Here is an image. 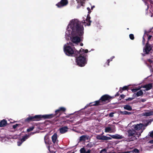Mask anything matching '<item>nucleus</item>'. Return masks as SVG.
<instances>
[{"label": "nucleus", "mask_w": 153, "mask_h": 153, "mask_svg": "<svg viewBox=\"0 0 153 153\" xmlns=\"http://www.w3.org/2000/svg\"><path fill=\"white\" fill-rule=\"evenodd\" d=\"M137 95L138 97L143 95V92L142 91L140 90L139 91H138L137 93Z\"/></svg>", "instance_id": "c85d7f7f"}, {"label": "nucleus", "mask_w": 153, "mask_h": 153, "mask_svg": "<svg viewBox=\"0 0 153 153\" xmlns=\"http://www.w3.org/2000/svg\"><path fill=\"white\" fill-rule=\"evenodd\" d=\"M40 116L39 115H35L33 116L29 115L28 117L25 119L24 121L25 123H29L31 121H39L40 120Z\"/></svg>", "instance_id": "0eeeda50"}, {"label": "nucleus", "mask_w": 153, "mask_h": 153, "mask_svg": "<svg viewBox=\"0 0 153 153\" xmlns=\"http://www.w3.org/2000/svg\"><path fill=\"white\" fill-rule=\"evenodd\" d=\"M88 136L83 135L80 137L79 140L80 141H85L86 140H88Z\"/></svg>", "instance_id": "a211bd4d"}, {"label": "nucleus", "mask_w": 153, "mask_h": 153, "mask_svg": "<svg viewBox=\"0 0 153 153\" xmlns=\"http://www.w3.org/2000/svg\"><path fill=\"white\" fill-rule=\"evenodd\" d=\"M95 7V6H92L91 7V10H93V9Z\"/></svg>", "instance_id": "864d4df0"}, {"label": "nucleus", "mask_w": 153, "mask_h": 153, "mask_svg": "<svg viewBox=\"0 0 153 153\" xmlns=\"http://www.w3.org/2000/svg\"><path fill=\"white\" fill-rule=\"evenodd\" d=\"M111 137L114 139H121L123 138L122 135H120L118 134H115V135H109Z\"/></svg>", "instance_id": "4468645a"}, {"label": "nucleus", "mask_w": 153, "mask_h": 153, "mask_svg": "<svg viewBox=\"0 0 153 153\" xmlns=\"http://www.w3.org/2000/svg\"><path fill=\"white\" fill-rule=\"evenodd\" d=\"M70 26L71 29V41L74 43L80 42L83 38L84 33V28L83 25H82L80 22L77 19L72 20L69 24L67 29L68 30Z\"/></svg>", "instance_id": "f257e3e1"}, {"label": "nucleus", "mask_w": 153, "mask_h": 153, "mask_svg": "<svg viewBox=\"0 0 153 153\" xmlns=\"http://www.w3.org/2000/svg\"><path fill=\"white\" fill-rule=\"evenodd\" d=\"M34 128V127L33 126H32L31 127H29V128L27 129V132H30L32 131Z\"/></svg>", "instance_id": "473e14b6"}, {"label": "nucleus", "mask_w": 153, "mask_h": 153, "mask_svg": "<svg viewBox=\"0 0 153 153\" xmlns=\"http://www.w3.org/2000/svg\"><path fill=\"white\" fill-rule=\"evenodd\" d=\"M52 142L53 143H55L57 139V135L56 133H54L51 137Z\"/></svg>", "instance_id": "6ab92c4d"}, {"label": "nucleus", "mask_w": 153, "mask_h": 153, "mask_svg": "<svg viewBox=\"0 0 153 153\" xmlns=\"http://www.w3.org/2000/svg\"><path fill=\"white\" fill-rule=\"evenodd\" d=\"M111 130L110 127H106L105 128V132H109Z\"/></svg>", "instance_id": "7c9ffc66"}, {"label": "nucleus", "mask_w": 153, "mask_h": 153, "mask_svg": "<svg viewBox=\"0 0 153 153\" xmlns=\"http://www.w3.org/2000/svg\"><path fill=\"white\" fill-rule=\"evenodd\" d=\"M45 143L46 144H47L48 143V142H47V140H45Z\"/></svg>", "instance_id": "603ef678"}, {"label": "nucleus", "mask_w": 153, "mask_h": 153, "mask_svg": "<svg viewBox=\"0 0 153 153\" xmlns=\"http://www.w3.org/2000/svg\"><path fill=\"white\" fill-rule=\"evenodd\" d=\"M106 66V65H105V66Z\"/></svg>", "instance_id": "0e129e2a"}, {"label": "nucleus", "mask_w": 153, "mask_h": 153, "mask_svg": "<svg viewBox=\"0 0 153 153\" xmlns=\"http://www.w3.org/2000/svg\"><path fill=\"white\" fill-rule=\"evenodd\" d=\"M130 153H139L140 152L139 150L135 148L131 151H129Z\"/></svg>", "instance_id": "c756f323"}, {"label": "nucleus", "mask_w": 153, "mask_h": 153, "mask_svg": "<svg viewBox=\"0 0 153 153\" xmlns=\"http://www.w3.org/2000/svg\"><path fill=\"white\" fill-rule=\"evenodd\" d=\"M141 88V87L139 86L138 88H135L132 89L131 90L133 92L135 93L137 91H138L139 90H140Z\"/></svg>", "instance_id": "bb28decb"}, {"label": "nucleus", "mask_w": 153, "mask_h": 153, "mask_svg": "<svg viewBox=\"0 0 153 153\" xmlns=\"http://www.w3.org/2000/svg\"><path fill=\"white\" fill-rule=\"evenodd\" d=\"M128 86H123V88H120V93H121L122 92V91H124L126 90H128Z\"/></svg>", "instance_id": "b1692460"}, {"label": "nucleus", "mask_w": 153, "mask_h": 153, "mask_svg": "<svg viewBox=\"0 0 153 153\" xmlns=\"http://www.w3.org/2000/svg\"><path fill=\"white\" fill-rule=\"evenodd\" d=\"M87 10H88V11L90 10V9L89 7H88L87 8Z\"/></svg>", "instance_id": "6e6d98bb"}, {"label": "nucleus", "mask_w": 153, "mask_h": 153, "mask_svg": "<svg viewBox=\"0 0 153 153\" xmlns=\"http://www.w3.org/2000/svg\"><path fill=\"white\" fill-rule=\"evenodd\" d=\"M150 136L152 137H153V131L151 132H150Z\"/></svg>", "instance_id": "a18cd8bd"}, {"label": "nucleus", "mask_w": 153, "mask_h": 153, "mask_svg": "<svg viewBox=\"0 0 153 153\" xmlns=\"http://www.w3.org/2000/svg\"><path fill=\"white\" fill-rule=\"evenodd\" d=\"M97 139L102 140H108L111 139V138L105 136H102L101 135H98L96 136Z\"/></svg>", "instance_id": "9d476101"}, {"label": "nucleus", "mask_w": 153, "mask_h": 153, "mask_svg": "<svg viewBox=\"0 0 153 153\" xmlns=\"http://www.w3.org/2000/svg\"><path fill=\"white\" fill-rule=\"evenodd\" d=\"M64 51L65 54L69 56H74L76 57L79 55L80 53L79 51H74L73 48L70 46H64Z\"/></svg>", "instance_id": "20e7f679"}, {"label": "nucleus", "mask_w": 153, "mask_h": 153, "mask_svg": "<svg viewBox=\"0 0 153 153\" xmlns=\"http://www.w3.org/2000/svg\"><path fill=\"white\" fill-rule=\"evenodd\" d=\"M148 38V41L147 42H148L149 43V41L151 39V38L152 37V36L151 35H149Z\"/></svg>", "instance_id": "c03bdc74"}, {"label": "nucleus", "mask_w": 153, "mask_h": 153, "mask_svg": "<svg viewBox=\"0 0 153 153\" xmlns=\"http://www.w3.org/2000/svg\"><path fill=\"white\" fill-rule=\"evenodd\" d=\"M152 48L151 46L149 44L148 42H147L146 44L145 47L143 48V52L144 53H142L143 56H145L146 54H148L149 53V52L152 50Z\"/></svg>", "instance_id": "6e6552de"}, {"label": "nucleus", "mask_w": 153, "mask_h": 153, "mask_svg": "<svg viewBox=\"0 0 153 153\" xmlns=\"http://www.w3.org/2000/svg\"><path fill=\"white\" fill-rule=\"evenodd\" d=\"M29 137V135L27 134H26L24 136L22 139H21V140L22 142H24V141L27 139Z\"/></svg>", "instance_id": "5701e85b"}, {"label": "nucleus", "mask_w": 153, "mask_h": 153, "mask_svg": "<svg viewBox=\"0 0 153 153\" xmlns=\"http://www.w3.org/2000/svg\"><path fill=\"white\" fill-rule=\"evenodd\" d=\"M149 143L151 144H153V140H150Z\"/></svg>", "instance_id": "09e8293b"}, {"label": "nucleus", "mask_w": 153, "mask_h": 153, "mask_svg": "<svg viewBox=\"0 0 153 153\" xmlns=\"http://www.w3.org/2000/svg\"><path fill=\"white\" fill-rule=\"evenodd\" d=\"M72 153H75L74 152H72Z\"/></svg>", "instance_id": "e2e57ef3"}, {"label": "nucleus", "mask_w": 153, "mask_h": 153, "mask_svg": "<svg viewBox=\"0 0 153 153\" xmlns=\"http://www.w3.org/2000/svg\"><path fill=\"white\" fill-rule=\"evenodd\" d=\"M90 111H89V112H88L87 113H86V114H90Z\"/></svg>", "instance_id": "052dcab7"}, {"label": "nucleus", "mask_w": 153, "mask_h": 153, "mask_svg": "<svg viewBox=\"0 0 153 153\" xmlns=\"http://www.w3.org/2000/svg\"><path fill=\"white\" fill-rule=\"evenodd\" d=\"M119 113L122 115H130L131 114V112H128L126 111H119Z\"/></svg>", "instance_id": "412c9836"}, {"label": "nucleus", "mask_w": 153, "mask_h": 153, "mask_svg": "<svg viewBox=\"0 0 153 153\" xmlns=\"http://www.w3.org/2000/svg\"><path fill=\"white\" fill-rule=\"evenodd\" d=\"M153 87L152 84L151 83L146 84L143 86V88H146V91H148L152 88Z\"/></svg>", "instance_id": "9b49d317"}, {"label": "nucleus", "mask_w": 153, "mask_h": 153, "mask_svg": "<svg viewBox=\"0 0 153 153\" xmlns=\"http://www.w3.org/2000/svg\"><path fill=\"white\" fill-rule=\"evenodd\" d=\"M83 22L82 21V23H85V20H83Z\"/></svg>", "instance_id": "4d7b16f0"}, {"label": "nucleus", "mask_w": 153, "mask_h": 153, "mask_svg": "<svg viewBox=\"0 0 153 153\" xmlns=\"http://www.w3.org/2000/svg\"><path fill=\"white\" fill-rule=\"evenodd\" d=\"M143 125V124L142 123L137 124L134 126V130H139L142 128Z\"/></svg>", "instance_id": "f8f14e48"}, {"label": "nucleus", "mask_w": 153, "mask_h": 153, "mask_svg": "<svg viewBox=\"0 0 153 153\" xmlns=\"http://www.w3.org/2000/svg\"><path fill=\"white\" fill-rule=\"evenodd\" d=\"M66 110V108L64 107H60L55 111L54 114H50L44 115H39L40 116V120L42 119H50L56 117H59L62 114V113L65 112Z\"/></svg>", "instance_id": "7ed1b4c3"}, {"label": "nucleus", "mask_w": 153, "mask_h": 153, "mask_svg": "<svg viewBox=\"0 0 153 153\" xmlns=\"http://www.w3.org/2000/svg\"><path fill=\"white\" fill-rule=\"evenodd\" d=\"M144 1H145L146 2V0H144Z\"/></svg>", "instance_id": "680f3d73"}, {"label": "nucleus", "mask_w": 153, "mask_h": 153, "mask_svg": "<svg viewBox=\"0 0 153 153\" xmlns=\"http://www.w3.org/2000/svg\"><path fill=\"white\" fill-rule=\"evenodd\" d=\"M79 51L80 52L79 56L78 57H76V63L77 65L81 67L84 66L87 63V59L84 56H84L82 55V53H81L82 52L81 49H80Z\"/></svg>", "instance_id": "39448f33"}, {"label": "nucleus", "mask_w": 153, "mask_h": 153, "mask_svg": "<svg viewBox=\"0 0 153 153\" xmlns=\"http://www.w3.org/2000/svg\"><path fill=\"white\" fill-rule=\"evenodd\" d=\"M125 109L127 110L128 111H131L132 110V107L129 105H126L123 107Z\"/></svg>", "instance_id": "4be33fe9"}, {"label": "nucleus", "mask_w": 153, "mask_h": 153, "mask_svg": "<svg viewBox=\"0 0 153 153\" xmlns=\"http://www.w3.org/2000/svg\"><path fill=\"white\" fill-rule=\"evenodd\" d=\"M152 121H149L146 124H145V125L143 124L144 125L143 126H145V127H146V126H147L149 124L151 123Z\"/></svg>", "instance_id": "e433bc0d"}, {"label": "nucleus", "mask_w": 153, "mask_h": 153, "mask_svg": "<svg viewBox=\"0 0 153 153\" xmlns=\"http://www.w3.org/2000/svg\"><path fill=\"white\" fill-rule=\"evenodd\" d=\"M114 112H111V113H110L109 114V116L110 117H112L114 116Z\"/></svg>", "instance_id": "37998d69"}, {"label": "nucleus", "mask_w": 153, "mask_h": 153, "mask_svg": "<svg viewBox=\"0 0 153 153\" xmlns=\"http://www.w3.org/2000/svg\"><path fill=\"white\" fill-rule=\"evenodd\" d=\"M116 3V2L115 1H114L113 3V4H115Z\"/></svg>", "instance_id": "13d9d810"}, {"label": "nucleus", "mask_w": 153, "mask_h": 153, "mask_svg": "<svg viewBox=\"0 0 153 153\" xmlns=\"http://www.w3.org/2000/svg\"><path fill=\"white\" fill-rule=\"evenodd\" d=\"M90 19L91 17L90 15L89 14H88L87 16V18L86 19V22H88V23H86V25L87 26H90L91 25V21L90 20Z\"/></svg>", "instance_id": "dca6fc26"}, {"label": "nucleus", "mask_w": 153, "mask_h": 153, "mask_svg": "<svg viewBox=\"0 0 153 153\" xmlns=\"http://www.w3.org/2000/svg\"><path fill=\"white\" fill-rule=\"evenodd\" d=\"M7 122L5 119H3L0 122V127H4L7 126Z\"/></svg>", "instance_id": "2eb2a0df"}, {"label": "nucleus", "mask_w": 153, "mask_h": 153, "mask_svg": "<svg viewBox=\"0 0 153 153\" xmlns=\"http://www.w3.org/2000/svg\"><path fill=\"white\" fill-rule=\"evenodd\" d=\"M114 97H111L108 94L104 95L101 97L99 100L90 103L89 105H87L81 110L85 109L88 106H96L105 104L110 102L111 99Z\"/></svg>", "instance_id": "f03ea898"}, {"label": "nucleus", "mask_w": 153, "mask_h": 153, "mask_svg": "<svg viewBox=\"0 0 153 153\" xmlns=\"http://www.w3.org/2000/svg\"><path fill=\"white\" fill-rule=\"evenodd\" d=\"M150 31H147L146 30H145L143 36L145 37H146V36H148L149 35V33H150Z\"/></svg>", "instance_id": "2f4dec72"}, {"label": "nucleus", "mask_w": 153, "mask_h": 153, "mask_svg": "<svg viewBox=\"0 0 153 153\" xmlns=\"http://www.w3.org/2000/svg\"><path fill=\"white\" fill-rule=\"evenodd\" d=\"M68 4V0H61L56 4V5L58 8H61L66 6Z\"/></svg>", "instance_id": "1a4fd4ad"}, {"label": "nucleus", "mask_w": 153, "mask_h": 153, "mask_svg": "<svg viewBox=\"0 0 153 153\" xmlns=\"http://www.w3.org/2000/svg\"><path fill=\"white\" fill-rule=\"evenodd\" d=\"M119 92H117L116 94L115 95V97L118 96H119V94L118 93Z\"/></svg>", "instance_id": "8fccbe9b"}, {"label": "nucleus", "mask_w": 153, "mask_h": 153, "mask_svg": "<svg viewBox=\"0 0 153 153\" xmlns=\"http://www.w3.org/2000/svg\"><path fill=\"white\" fill-rule=\"evenodd\" d=\"M145 37L144 36H143V37L142 43L143 45H144L145 43Z\"/></svg>", "instance_id": "a19ab883"}, {"label": "nucleus", "mask_w": 153, "mask_h": 153, "mask_svg": "<svg viewBox=\"0 0 153 153\" xmlns=\"http://www.w3.org/2000/svg\"><path fill=\"white\" fill-rule=\"evenodd\" d=\"M125 97V96L123 94H121L120 95V97H121V98H120L119 99V100H121V99H123L124 98V97Z\"/></svg>", "instance_id": "ea45409f"}, {"label": "nucleus", "mask_w": 153, "mask_h": 153, "mask_svg": "<svg viewBox=\"0 0 153 153\" xmlns=\"http://www.w3.org/2000/svg\"><path fill=\"white\" fill-rule=\"evenodd\" d=\"M146 3L149 4L148 3H149L151 6L152 7L153 9V0H146Z\"/></svg>", "instance_id": "cd10ccee"}, {"label": "nucleus", "mask_w": 153, "mask_h": 153, "mask_svg": "<svg viewBox=\"0 0 153 153\" xmlns=\"http://www.w3.org/2000/svg\"><path fill=\"white\" fill-rule=\"evenodd\" d=\"M80 45L81 46H82L83 45V44L82 43H81Z\"/></svg>", "instance_id": "bf43d9fd"}, {"label": "nucleus", "mask_w": 153, "mask_h": 153, "mask_svg": "<svg viewBox=\"0 0 153 153\" xmlns=\"http://www.w3.org/2000/svg\"><path fill=\"white\" fill-rule=\"evenodd\" d=\"M80 49H81V50H82V52H83L82 54V56H84H84H85V57H86V56H87V55H85L84 53H88V49H85V50L84 49H82V48H81Z\"/></svg>", "instance_id": "393cba45"}, {"label": "nucleus", "mask_w": 153, "mask_h": 153, "mask_svg": "<svg viewBox=\"0 0 153 153\" xmlns=\"http://www.w3.org/2000/svg\"><path fill=\"white\" fill-rule=\"evenodd\" d=\"M68 127L67 126H65L59 128V132L61 134H64L68 131Z\"/></svg>", "instance_id": "ddd939ff"}, {"label": "nucleus", "mask_w": 153, "mask_h": 153, "mask_svg": "<svg viewBox=\"0 0 153 153\" xmlns=\"http://www.w3.org/2000/svg\"><path fill=\"white\" fill-rule=\"evenodd\" d=\"M133 99V98L129 97V98H128V99H126L125 100L126 101H131Z\"/></svg>", "instance_id": "4c0bfd02"}, {"label": "nucleus", "mask_w": 153, "mask_h": 153, "mask_svg": "<svg viewBox=\"0 0 153 153\" xmlns=\"http://www.w3.org/2000/svg\"><path fill=\"white\" fill-rule=\"evenodd\" d=\"M146 99H142L141 100V101L142 102H145L146 101Z\"/></svg>", "instance_id": "de8ad7c7"}, {"label": "nucleus", "mask_w": 153, "mask_h": 153, "mask_svg": "<svg viewBox=\"0 0 153 153\" xmlns=\"http://www.w3.org/2000/svg\"><path fill=\"white\" fill-rule=\"evenodd\" d=\"M23 142L21 140L20 141L17 142V145L18 146H20L21 145Z\"/></svg>", "instance_id": "79ce46f5"}, {"label": "nucleus", "mask_w": 153, "mask_h": 153, "mask_svg": "<svg viewBox=\"0 0 153 153\" xmlns=\"http://www.w3.org/2000/svg\"><path fill=\"white\" fill-rule=\"evenodd\" d=\"M91 12V11L90 10H88V14H89H89Z\"/></svg>", "instance_id": "5fc2aeb1"}, {"label": "nucleus", "mask_w": 153, "mask_h": 153, "mask_svg": "<svg viewBox=\"0 0 153 153\" xmlns=\"http://www.w3.org/2000/svg\"><path fill=\"white\" fill-rule=\"evenodd\" d=\"M133 97L132 98H133V99H134L135 98L137 97H138L137 95V93H134L133 95Z\"/></svg>", "instance_id": "58836bf2"}, {"label": "nucleus", "mask_w": 153, "mask_h": 153, "mask_svg": "<svg viewBox=\"0 0 153 153\" xmlns=\"http://www.w3.org/2000/svg\"><path fill=\"white\" fill-rule=\"evenodd\" d=\"M92 145L91 143H90L88 144V145H87V146L88 147H92Z\"/></svg>", "instance_id": "49530a36"}, {"label": "nucleus", "mask_w": 153, "mask_h": 153, "mask_svg": "<svg viewBox=\"0 0 153 153\" xmlns=\"http://www.w3.org/2000/svg\"><path fill=\"white\" fill-rule=\"evenodd\" d=\"M108 153H115L114 151H111L110 152H108Z\"/></svg>", "instance_id": "3c124183"}, {"label": "nucleus", "mask_w": 153, "mask_h": 153, "mask_svg": "<svg viewBox=\"0 0 153 153\" xmlns=\"http://www.w3.org/2000/svg\"><path fill=\"white\" fill-rule=\"evenodd\" d=\"M153 115V111H150L148 112H146L143 113V115L146 117H148Z\"/></svg>", "instance_id": "f3484780"}, {"label": "nucleus", "mask_w": 153, "mask_h": 153, "mask_svg": "<svg viewBox=\"0 0 153 153\" xmlns=\"http://www.w3.org/2000/svg\"><path fill=\"white\" fill-rule=\"evenodd\" d=\"M20 125H21V124H16V125H13V129H15L16 128L17 126H20Z\"/></svg>", "instance_id": "72a5a7b5"}, {"label": "nucleus", "mask_w": 153, "mask_h": 153, "mask_svg": "<svg viewBox=\"0 0 153 153\" xmlns=\"http://www.w3.org/2000/svg\"><path fill=\"white\" fill-rule=\"evenodd\" d=\"M80 153H91L90 150H88L86 151L84 147L81 148L80 150Z\"/></svg>", "instance_id": "aec40b11"}, {"label": "nucleus", "mask_w": 153, "mask_h": 153, "mask_svg": "<svg viewBox=\"0 0 153 153\" xmlns=\"http://www.w3.org/2000/svg\"><path fill=\"white\" fill-rule=\"evenodd\" d=\"M114 56H112L110 59H108L107 61V62L105 63V64H107V66H108L109 65V63L110 61H112L113 59L114 58Z\"/></svg>", "instance_id": "a878e982"}, {"label": "nucleus", "mask_w": 153, "mask_h": 153, "mask_svg": "<svg viewBox=\"0 0 153 153\" xmlns=\"http://www.w3.org/2000/svg\"><path fill=\"white\" fill-rule=\"evenodd\" d=\"M129 37L131 40H134V36L133 34H131L129 35Z\"/></svg>", "instance_id": "f704fd0d"}, {"label": "nucleus", "mask_w": 153, "mask_h": 153, "mask_svg": "<svg viewBox=\"0 0 153 153\" xmlns=\"http://www.w3.org/2000/svg\"><path fill=\"white\" fill-rule=\"evenodd\" d=\"M137 134L136 131L133 129H129L127 131V137L126 141L130 142L136 140V135Z\"/></svg>", "instance_id": "423d86ee"}, {"label": "nucleus", "mask_w": 153, "mask_h": 153, "mask_svg": "<svg viewBox=\"0 0 153 153\" xmlns=\"http://www.w3.org/2000/svg\"><path fill=\"white\" fill-rule=\"evenodd\" d=\"M106 150L105 149H102L100 152V153H106Z\"/></svg>", "instance_id": "c9c22d12"}]
</instances>
